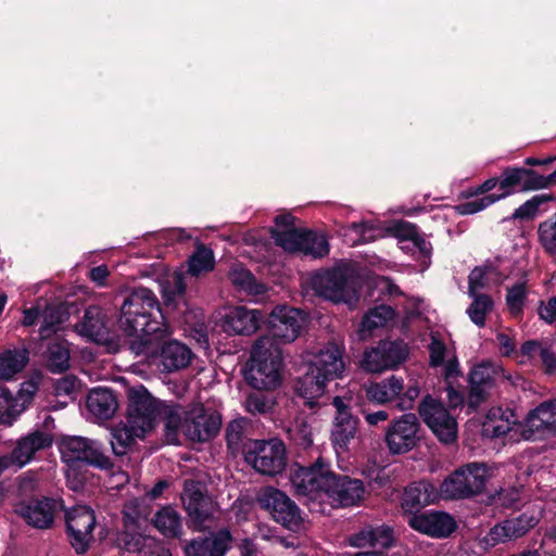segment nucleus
Masks as SVG:
<instances>
[{
    "instance_id": "nucleus-1",
    "label": "nucleus",
    "mask_w": 556,
    "mask_h": 556,
    "mask_svg": "<svg viewBox=\"0 0 556 556\" xmlns=\"http://www.w3.org/2000/svg\"><path fill=\"white\" fill-rule=\"evenodd\" d=\"M119 328L129 338V350L136 355L157 357L167 372L188 367L192 351L175 339H168L169 327L163 321L155 294L147 288H137L124 298L118 319Z\"/></svg>"
},
{
    "instance_id": "nucleus-2",
    "label": "nucleus",
    "mask_w": 556,
    "mask_h": 556,
    "mask_svg": "<svg viewBox=\"0 0 556 556\" xmlns=\"http://www.w3.org/2000/svg\"><path fill=\"white\" fill-rule=\"evenodd\" d=\"M295 483L305 494L324 492L330 500L331 506L336 508L358 505L365 496V484L361 479L329 470L328 464L323 458H318L307 468H302L296 475Z\"/></svg>"
},
{
    "instance_id": "nucleus-3",
    "label": "nucleus",
    "mask_w": 556,
    "mask_h": 556,
    "mask_svg": "<svg viewBox=\"0 0 556 556\" xmlns=\"http://www.w3.org/2000/svg\"><path fill=\"white\" fill-rule=\"evenodd\" d=\"M305 368V372L295 380L294 391L305 400L306 406L314 408L325 394L327 383L342 377L345 369L342 351L337 344H328Z\"/></svg>"
},
{
    "instance_id": "nucleus-4",
    "label": "nucleus",
    "mask_w": 556,
    "mask_h": 556,
    "mask_svg": "<svg viewBox=\"0 0 556 556\" xmlns=\"http://www.w3.org/2000/svg\"><path fill=\"white\" fill-rule=\"evenodd\" d=\"M295 217L290 214H279L275 224L283 229H270L275 243L290 253H302L312 258H323L329 254L330 245L325 233L294 226Z\"/></svg>"
},
{
    "instance_id": "nucleus-5",
    "label": "nucleus",
    "mask_w": 556,
    "mask_h": 556,
    "mask_svg": "<svg viewBox=\"0 0 556 556\" xmlns=\"http://www.w3.org/2000/svg\"><path fill=\"white\" fill-rule=\"evenodd\" d=\"M493 475V468L483 462L460 465L443 479L440 494L445 501L471 500L484 493Z\"/></svg>"
},
{
    "instance_id": "nucleus-6",
    "label": "nucleus",
    "mask_w": 556,
    "mask_h": 556,
    "mask_svg": "<svg viewBox=\"0 0 556 556\" xmlns=\"http://www.w3.org/2000/svg\"><path fill=\"white\" fill-rule=\"evenodd\" d=\"M282 358L276 348H265L262 341H256L250 358L242 368L244 381L253 390H276L282 381Z\"/></svg>"
},
{
    "instance_id": "nucleus-7",
    "label": "nucleus",
    "mask_w": 556,
    "mask_h": 556,
    "mask_svg": "<svg viewBox=\"0 0 556 556\" xmlns=\"http://www.w3.org/2000/svg\"><path fill=\"white\" fill-rule=\"evenodd\" d=\"M315 293L333 303H356L359 300L361 283L353 270L337 266L316 273L312 277Z\"/></svg>"
},
{
    "instance_id": "nucleus-8",
    "label": "nucleus",
    "mask_w": 556,
    "mask_h": 556,
    "mask_svg": "<svg viewBox=\"0 0 556 556\" xmlns=\"http://www.w3.org/2000/svg\"><path fill=\"white\" fill-rule=\"evenodd\" d=\"M62 459L71 467L85 465L101 471H112L115 463L108 447L99 440L85 437H63L59 443Z\"/></svg>"
},
{
    "instance_id": "nucleus-9",
    "label": "nucleus",
    "mask_w": 556,
    "mask_h": 556,
    "mask_svg": "<svg viewBox=\"0 0 556 556\" xmlns=\"http://www.w3.org/2000/svg\"><path fill=\"white\" fill-rule=\"evenodd\" d=\"M244 462L262 476L281 475L287 467V450L277 437L269 439H247L242 445Z\"/></svg>"
},
{
    "instance_id": "nucleus-10",
    "label": "nucleus",
    "mask_w": 556,
    "mask_h": 556,
    "mask_svg": "<svg viewBox=\"0 0 556 556\" xmlns=\"http://www.w3.org/2000/svg\"><path fill=\"white\" fill-rule=\"evenodd\" d=\"M187 273L175 271L172 280H168L162 289V298L166 306H178L180 303L187 304V275L199 277L202 273L212 271L215 267L214 252L211 248L202 242L195 244L194 251L188 257Z\"/></svg>"
},
{
    "instance_id": "nucleus-11",
    "label": "nucleus",
    "mask_w": 556,
    "mask_h": 556,
    "mask_svg": "<svg viewBox=\"0 0 556 556\" xmlns=\"http://www.w3.org/2000/svg\"><path fill=\"white\" fill-rule=\"evenodd\" d=\"M258 507L267 511L271 519L292 532H300L303 529L304 518L296 503L283 491L265 486L256 495Z\"/></svg>"
},
{
    "instance_id": "nucleus-12",
    "label": "nucleus",
    "mask_w": 556,
    "mask_h": 556,
    "mask_svg": "<svg viewBox=\"0 0 556 556\" xmlns=\"http://www.w3.org/2000/svg\"><path fill=\"white\" fill-rule=\"evenodd\" d=\"M121 312L118 315L109 316L106 311L98 305H90L85 309L83 320L80 323L81 334L91 341L105 345L108 348L117 346L119 342L121 331L126 338L127 336L118 326ZM130 340L131 338L128 337Z\"/></svg>"
},
{
    "instance_id": "nucleus-13",
    "label": "nucleus",
    "mask_w": 556,
    "mask_h": 556,
    "mask_svg": "<svg viewBox=\"0 0 556 556\" xmlns=\"http://www.w3.org/2000/svg\"><path fill=\"white\" fill-rule=\"evenodd\" d=\"M65 510L61 497L33 496L14 505V513L34 529L47 530L54 525L55 517Z\"/></svg>"
},
{
    "instance_id": "nucleus-14",
    "label": "nucleus",
    "mask_w": 556,
    "mask_h": 556,
    "mask_svg": "<svg viewBox=\"0 0 556 556\" xmlns=\"http://www.w3.org/2000/svg\"><path fill=\"white\" fill-rule=\"evenodd\" d=\"M127 420L132 428L143 433L155 427V421L161 416L163 405L151 395L143 386L129 388L127 391Z\"/></svg>"
},
{
    "instance_id": "nucleus-15",
    "label": "nucleus",
    "mask_w": 556,
    "mask_h": 556,
    "mask_svg": "<svg viewBox=\"0 0 556 556\" xmlns=\"http://www.w3.org/2000/svg\"><path fill=\"white\" fill-rule=\"evenodd\" d=\"M309 314L289 305H277L268 316L271 337L279 343L293 342L307 326Z\"/></svg>"
},
{
    "instance_id": "nucleus-16",
    "label": "nucleus",
    "mask_w": 556,
    "mask_h": 556,
    "mask_svg": "<svg viewBox=\"0 0 556 556\" xmlns=\"http://www.w3.org/2000/svg\"><path fill=\"white\" fill-rule=\"evenodd\" d=\"M419 416L441 443L451 444L457 439L456 419L440 400L426 395L418 405Z\"/></svg>"
},
{
    "instance_id": "nucleus-17",
    "label": "nucleus",
    "mask_w": 556,
    "mask_h": 556,
    "mask_svg": "<svg viewBox=\"0 0 556 556\" xmlns=\"http://www.w3.org/2000/svg\"><path fill=\"white\" fill-rule=\"evenodd\" d=\"M409 349L402 339L380 340L375 348L365 351L362 366L369 372L395 369L408 357Z\"/></svg>"
},
{
    "instance_id": "nucleus-18",
    "label": "nucleus",
    "mask_w": 556,
    "mask_h": 556,
    "mask_svg": "<svg viewBox=\"0 0 556 556\" xmlns=\"http://www.w3.org/2000/svg\"><path fill=\"white\" fill-rule=\"evenodd\" d=\"M523 189V176L521 167L506 166L501 170L500 176H493L482 184L463 190L459 193L460 199L469 200L480 198L486 194H504L505 199L517 192H526Z\"/></svg>"
},
{
    "instance_id": "nucleus-19",
    "label": "nucleus",
    "mask_w": 556,
    "mask_h": 556,
    "mask_svg": "<svg viewBox=\"0 0 556 556\" xmlns=\"http://www.w3.org/2000/svg\"><path fill=\"white\" fill-rule=\"evenodd\" d=\"M65 511L66 534L75 552L86 554L93 539L96 514L89 506L78 505Z\"/></svg>"
},
{
    "instance_id": "nucleus-20",
    "label": "nucleus",
    "mask_w": 556,
    "mask_h": 556,
    "mask_svg": "<svg viewBox=\"0 0 556 556\" xmlns=\"http://www.w3.org/2000/svg\"><path fill=\"white\" fill-rule=\"evenodd\" d=\"M421 425L413 413H406L388 426L384 442L392 455L405 454L418 445Z\"/></svg>"
},
{
    "instance_id": "nucleus-21",
    "label": "nucleus",
    "mask_w": 556,
    "mask_h": 556,
    "mask_svg": "<svg viewBox=\"0 0 556 556\" xmlns=\"http://www.w3.org/2000/svg\"><path fill=\"white\" fill-rule=\"evenodd\" d=\"M441 488H437L431 481L421 479L407 484L400 497V507L403 518L407 522L413 515H418L428 505L437 503L441 496Z\"/></svg>"
},
{
    "instance_id": "nucleus-22",
    "label": "nucleus",
    "mask_w": 556,
    "mask_h": 556,
    "mask_svg": "<svg viewBox=\"0 0 556 556\" xmlns=\"http://www.w3.org/2000/svg\"><path fill=\"white\" fill-rule=\"evenodd\" d=\"M181 501L194 529L200 530L212 518V500L199 480H185Z\"/></svg>"
},
{
    "instance_id": "nucleus-23",
    "label": "nucleus",
    "mask_w": 556,
    "mask_h": 556,
    "mask_svg": "<svg viewBox=\"0 0 556 556\" xmlns=\"http://www.w3.org/2000/svg\"><path fill=\"white\" fill-rule=\"evenodd\" d=\"M407 525L415 531L434 539L451 536L457 529L455 518L443 510L429 509L407 519Z\"/></svg>"
},
{
    "instance_id": "nucleus-24",
    "label": "nucleus",
    "mask_w": 556,
    "mask_h": 556,
    "mask_svg": "<svg viewBox=\"0 0 556 556\" xmlns=\"http://www.w3.org/2000/svg\"><path fill=\"white\" fill-rule=\"evenodd\" d=\"M336 415L332 421L331 442L333 446L346 450L358 432L359 419L352 413L351 406L341 396L332 399Z\"/></svg>"
},
{
    "instance_id": "nucleus-25",
    "label": "nucleus",
    "mask_w": 556,
    "mask_h": 556,
    "mask_svg": "<svg viewBox=\"0 0 556 556\" xmlns=\"http://www.w3.org/2000/svg\"><path fill=\"white\" fill-rule=\"evenodd\" d=\"M220 427V415L216 412L207 414L204 406H200L186 416L182 432L193 442H206L218 434Z\"/></svg>"
},
{
    "instance_id": "nucleus-26",
    "label": "nucleus",
    "mask_w": 556,
    "mask_h": 556,
    "mask_svg": "<svg viewBox=\"0 0 556 556\" xmlns=\"http://www.w3.org/2000/svg\"><path fill=\"white\" fill-rule=\"evenodd\" d=\"M262 318L260 311L237 306L222 318L220 327L228 336H250L260 328Z\"/></svg>"
},
{
    "instance_id": "nucleus-27",
    "label": "nucleus",
    "mask_w": 556,
    "mask_h": 556,
    "mask_svg": "<svg viewBox=\"0 0 556 556\" xmlns=\"http://www.w3.org/2000/svg\"><path fill=\"white\" fill-rule=\"evenodd\" d=\"M394 543L393 529L387 525H366L349 536V544L357 548L388 549Z\"/></svg>"
},
{
    "instance_id": "nucleus-28",
    "label": "nucleus",
    "mask_w": 556,
    "mask_h": 556,
    "mask_svg": "<svg viewBox=\"0 0 556 556\" xmlns=\"http://www.w3.org/2000/svg\"><path fill=\"white\" fill-rule=\"evenodd\" d=\"M555 425L556 400L544 401L528 413L522 433L528 440L535 439V433L541 430L555 432Z\"/></svg>"
},
{
    "instance_id": "nucleus-29",
    "label": "nucleus",
    "mask_w": 556,
    "mask_h": 556,
    "mask_svg": "<svg viewBox=\"0 0 556 556\" xmlns=\"http://www.w3.org/2000/svg\"><path fill=\"white\" fill-rule=\"evenodd\" d=\"M52 442V435L40 430H35L21 438L11 453L15 465L22 468L33 459L38 451L50 447Z\"/></svg>"
},
{
    "instance_id": "nucleus-30",
    "label": "nucleus",
    "mask_w": 556,
    "mask_h": 556,
    "mask_svg": "<svg viewBox=\"0 0 556 556\" xmlns=\"http://www.w3.org/2000/svg\"><path fill=\"white\" fill-rule=\"evenodd\" d=\"M404 389L402 377L391 375L381 381H370L363 386L365 397L369 403L383 405L396 400Z\"/></svg>"
},
{
    "instance_id": "nucleus-31",
    "label": "nucleus",
    "mask_w": 556,
    "mask_h": 556,
    "mask_svg": "<svg viewBox=\"0 0 556 556\" xmlns=\"http://www.w3.org/2000/svg\"><path fill=\"white\" fill-rule=\"evenodd\" d=\"M87 407L97 418L110 420L118 408L117 395L110 388H94L87 396Z\"/></svg>"
},
{
    "instance_id": "nucleus-32",
    "label": "nucleus",
    "mask_w": 556,
    "mask_h": 556,
    "mask_svg": "<svg viewBox=\"0 0 556 556\" xmlns=\"http://www.w3.org/2000/svg\"><path fill=\"white\" fill-rule=\"evenodd\" d=\"M70 343L56 337L50 340L45 352L46 368L51 374H62L70 368Z\"/></svg>"
},
{
    "instance_id": "nucleus-33",
    "label": "nucleus",
    "mask_w": 556,
    "mask_h": 556,
    "mask_svg": "<svg viewBox=\"0 0 556 556\" xmlns=\"http://www.w3.org/2000/svg\"><path fill=\"white\" fill-rule=\"evenodd\" d=\"M152 522L165 538H179L182 533L181 517L179 513L169 505L159 509L154 514Z\"/></svg>"
},
{
    "instance_id": "nucleus-34",
    "label": "nucleus",
    "mask_w": 556,
    "mask_h": 556,
    "mask_svg": "<svg viewBox=\"0 0 556 556\" xmlns=\"http://www.w3.org/2000/svg\"><path fill=\"white\" fill-rule=\"evenodd\" d=\"M228 278L237 289L250 295H262L267 290L266 286L258 282L252 271L242 264H235L228 273Z\"/></svg>"
},
{
    "instance_id": "nucleus-35",
    "label": "nucleus",
    "mask_w": 556,
    "mask_h": 556,
    "mask_svg": "<svg viewBox=\"0 0 556 556\" xmlns=\"http://www.w3.org/2000/svg\"><path fill=\"white\" fill-rule=\"evenodd\" d=\"M28 362L29 353L26 349L5 350L0 354V380H11Z\"/></svg>"
},
{
    "instance_id": "nucleus-36",
    "label": "nucleus",
    "mask_w": 556,
    "mask_h": 556,
    "mask_svg": "<svg viewBox=\"0 0 556 556\" xmlns=\"http://www.w3.org/2000/svg\"><path fill=\"white\" fill-rule=\"evenodd\" d=\"M556 201V195L553 193L535 194L518 206L508 219L530 222L533 220L540 213L547 211L544 205Z\"/></svg>"
},
{
    "instance_id": "nucleus-37",
    "label": "nucleus",
    "mask_w": 556,
    "mask_h": 556,
    "mask_svg": "<svg viewBox=\"0 0 556 556\" xmlns=\"http://www.w3.org/2000/svg\"><path fill=\"white\" fill-rule=\"evenodd\" d=\"M273 391L253 390L247 395L245 409L252 415L271 413L277 404Z\"/></svg>"
},
{
    "instance_id": "nucleus-38",
    "label": "nucleus",
    "mask_w": 556,
    "mask_h": 556,
    "mask_svg": "<svg viewBox=\"0 0 556 556\" xmlns=\"http://www.w3.org/2000/svg\"><path fill=\"white\" fill-rule=\"evenodd\" d=\"M395 315V309L392 306L387 304L376 305L363 317L362 327L367 331H372L377 328L384 327Z\"/></svg>"
},
{
    "instance_id": "nucleus-39",
    "label": "nucleus",
    "mask_w": 556,
    "mask_h": 556,
    "mask_svg": "<svg viewBox=\"0 0 556 556\" xmlns=\"http://www.w3.org/2000/svg\"><path fill=\"white\" fill-rule=\"evenodd\" d=\"M523 189L526 192L548 189L556 186V167L548 175H542L533 168L521 167Z\"/></svg>"
},
{
    "instance_id": "nucleus-40",
    "label": "nucleus",
    "mask_w": 556,
    "mask_h": 556,
    "mask_svg": "<svg viewBox=\"0 0 556 556\" xmlns=\"http://www.w3.org/2000/svg\"><path fill=\"white\" fill-rule=\"evenodd\" d=\"M247 430V420L244 418L233 419L229 421L225 429V441L227 448L231 453H242V445Z\"/></svg>"
},
{
    "instance_id": "nucleus-41",
    "label": "nucleus",
    "mask_w": 556,
    "mask_h": 556,
    "mask_svg": "<svg viewBox=\"0 0 556 556\" xmlns=\"http://www.w3.org/2000/svg\"><path fill=\"white\" fill-rule=\"evenodd\" d=\"M472 303L467 308V314L471 321L478 327H484L485 316L493 309V299L485 293L472 294Z\"/></svg>"
},
{
    "instance_id": "nucleus-42",
    "label": "nucleus",
    "mask_w": 556,
    "mask_h": 556,
    "mask_svg": "<svg viewBox=\"0 0 556 556\" xmlns=\"http://www.w3.org/2000/svg\"><path fill=\"white\" fill-rule=\"evenodd\" d=\"M504 194H486L484 197L475 198L473 200H467L466 202L458 203L454 206V211L462 216L472 215L479 213L492 204L504 200Z\"/></svg>"
},
{
    "instance_id": "nucleus-43",
    "label": "nucleus",
    "mask_w": 556,
    "mask_h": 556,
    "mask_svg": "<svg viewBox=\"0 0 556 556\" xmlns=\"http://www.w3.org/2000/svg\"><path fill=\"white\" fill-rule=\"evenodd\" d=\"M538 239L547 255H556V213L548 219L540 223Z\"/></svg>"
},
{
    "instance_id": "nucleus-44",
    "label": "nucleus",
    "mask_w": 556,
    "mask_h": 556,
    "mask_svg": "<svg viewBox=\"0 0 556 556\" xmlns=\"http://www.w3.org/2000/svg\"><path fill=\"white\" fill-rule=\"evenodd\" d=\"M164 421V437L168 444H179V429L184 422L180 415L168 406H163L161 416Z\"/></svg>"
},
{
    "instance_id": "nucleus-45",
    "label": "nucleus",
    "mask_w": 556,
    "mask_h": 556,
    "mask_svg": "<svg viewBox=\"0 0 556 556\" xmlns=\"http://www.w3.org/2000/svg\"><path fill=\"white\" fill-rule=\"evenodd\" d=\"M208 546V556H225L230 549L232 535L227 528L219 529L212 538H204Z\"/></svg>"
},
{
    "instance_id": "nucleus-46",
    "label": "nucleus",
    "mask_w": 556,
    "mask_h": 556,
    "mask_svg": "<svg viewBox=\"0 0 556 556\" xmlns=\"http://www.w3.org/2000/svg\"><path fill=\"white\" fill-rule=\"evenodd\" d=\"M526 299V282H517L507 289L506 304L511 315L518 316L522 314Z\"/></svg>"
},
{
    "instance_id": "nucleus-47",
    "label": "nucleus",
    "mask_w": 556,
    "mask_h": 556,
    "mask_svg": "<svg viewBox=\"0 0 556 556\" xmlns=\"http://www.w3.org/2000/svg\"><path fill=\"white\" fill-rule=\"evenodd\" d=\"M505 522L510 538L518 539L534 528L538 523V519L533 515L523 513L516 518L506 519Z\"/></svg>"
},
{
    "instance_id": "nucleus-48",
    "label": "nucleus",
    "mask_w": 556,
    "mask_h": 556,
    "mask_svg": "<svg viewBox=\"0 0 556 556\" xmlns=\"http://www.w3.org/2000/svg\"><path fill=\"white\" fill-rule=\"evenodd\" d=\"M389 232L400 241H412L416 233L419 231L417 225L407 220H397L389 227Z\"/></svg>"
},
{
    "instance_id": "nucleus-49",
    "label": "nucleus",
    "mask_w": 556,
    "mask_h": 556,
    "mask_svg": "<svg viewBox=\"0 0 556 556\" xmlns=\"http://www.w3.org/2000/svg\"><path fill=\"white\" fill-rule=\"evenodd\" d=\"M293 440L303 448L313 445L312 427L305 420L296 421L293 429L290 430Z\"/></svg>"
},
{
    "instance_id": "nucleus-50",
    "label": "nucleus",
    "mask_w": 556,
    "mask_h": 556,
    "mask_svg": "<svg viewBox=\"0 0 556 556\" xmlns=\"http://www.w3.org/2000/svg\"><path fill=\"white\" fill-rule=\"evenodd\" d=\"M114 440L111 441V450L116 456H123L127 453V448L135 442L131 433L127 430L115 431Z\"/></svg>"
},
{
    "instance_id": "nucleus-51",
    "label": "nucleus",
    "mask_w": 556,
    "mask_h": 556,
    "mask_svg": "<svg viewBox=\"0 0 556 556\" xmlns=\"http://www.w3.org/2000/svg\"><path fill=\"white\" fill-rule=\"evenodd\" d=\"M445 343L442 340L432 337L431 342L429 344L430 366L434 368L442 366L445 362Z\"/></svg>"
},
{
    "instance_id": "nucleus-52",
    "label": "nucleus",
    "mask_w": 556,
    "mask_h": 556,
    "mask_svg": "<svg viewBox=\"0 0 556 556\" xmlns=\"http://www.w3.org/2000/svg\"><path fill=\"white\" fill-rule=\"evenodd\" d=\"M484 540L486 544L494 546L498 543L514 540V538H510V533L508 532L506 522L504 520L503 522L497 523L491 528Z\"/></svg>"
},
{
    "instance_id": "nucleus-53",
    "label": "nucleus",
    "mask_w": 556,
    "mask_h": 556,
    "mask_svg": "<svg viewBox=\"0 0 556 556\" xmlns=\"http://www.w3.org/2000/svg\"><path fill=\"white\" fill-rule=\"evenodd\" d=\"M468 382L469 384L492 387L494 379L490 375L488 367L484 365H478L470 370Z\"/></svg>"
},
{
    "instance_id": "nucleus-54",
    "label": "nucleus",
    "mask_w": 556,
    "mask_h": 556,
    "mask_svg": "<svg viewBox=\"0 0 556 556\" xmlns=\"http://www.w3.org/2000/svg\"><path fill=\"white\" fill-rule=\"evenodd\" d=\"M469 393H468V407L472 410H476L483 402L486 401L489 393L486 386L479 384H469Z\"/></svg>"
},
{
    "instance_id": "nucleus-55",
    "label": "nucleus",
    "mask_w": 556,
    "mask_h": 556,
    "mask_svg": "<svg viewBox=\"0 0 556 556\" xmlns=\"http://www.w3.org/2000/svg\"><path fill=\"white\" fill-rule=\"evenodd\" d=\"M419 392V387L417 384L408 386L405 391L403 390L402 393L396 396V400L399 401L397 407L401 410L410 409L415 400L418 397Z\"/></svg>"
},
{
    "instance_id": "nucleus-56",
    "label": "nucleus",
    "mask_w": 556,
    "mask_h": 556,
    "mask_svg": "<svg viewBox=\"0 0 556 556\" xmlns=\"http://www.w3.org/2000/svg\"><path fill=\"white\" fill-rule=\"evenodd\" d=\"M538 314L548 325L556 323V296L548 299L546 304L541 301Z\"/></svg>"
},
{
    "instance_id": "nucleus-57",
    "label": "nucleus",
    "mask_w": 556,
    "mask_h": 556,
    "mask_svg": "<svg viewBox=\"0 0 556 556\" xmlns=\"http://www.w3.org/2000/svg\"><path fill=\"white\" fill-rule=\"evenodd\" d=\"M540 359L546 375L552 376L556 374V353L549 346L541 349Z\"/></svg>"
},
{
    "instance_id": "nucleus-58",
    "label": "nucleus",
    "mask_w": 556,
    "mask_h": 556,
    "mask_svg": "<svg viewBox=\"0 0 556 556\" xmlns=\"http://www.w3.org/2000/svg\"><path fill=\"white\" fill-rule=\"evenodd\" d=\"M485 274L486 273H485L484 268L479 267V266L475 267L471 270V273L469 274V277H468V289H469L470 295L477 294L476 293L477 289L484 288Z\"/></svg>"
},
{
    "instance_id": "nucleus-59",
    "label": "nucleus",
    "mask_w": 556,
    "mask_h": 556,
    "mask_svg": "<svg viewBox=\"0 0 556 556\" xmlns=\"http://www.w3.org/2000/svg\"><path fill=\"white\" fill-rule=\"evenodd\" d=\"M445 391L447 395V406L450 409L462 407L465 403L464 393L453 386V382L445 383Z\"/></svg>"
},
{
    "instance_id": "nucleus-60",
    "label": "nucleus",
    "mask_w": 556,
    "mask_h": 556,
    "mask_svg": "<svg viewBox=\"0 0 556 556\" xmlns=\"http://www.w3.org/2000/svg\"><path fill=\"white\" fill-rule=\"evenodd\" d=\"M77 378L73 375H67L56 380L54 389L58 395H70L76 389Z\"/></svg>"
},
{
    "instance_id": "nucleus-61",
    "label": "nucleus",
    "mask_w": 556,
    "mask_h": 556,
    "mask_svg": "<svg viewBox=\"0 0 556 556\" xmlns=\"http://www.w3.org/2000/svg\"><path fill=\"white\" fill-rule=\"evenodd\" d=\"M110 275L109 268L105 264L92 267L89 270V278L91 281H93L97 286L103 287L106 285V279Z\"/></svg>"
},
{
    "instance_id": "nucleus-62",
    "label": "nucleus",
    "mask_w": 556,
    "mask_h": 556,
    "mask_svg": "<svg viewBox=\"0 0 556 556\" xmlns=\"http://www.w3.org/2000/svg\"><path fill=\"white\" fill-rule=\"evenodd\" d=\"M63 309L61 306L56 305H47L43 313V320L48 323H53V326L58 327L63 323Z\"/></svg>"
},
{
    "instance_id": "nucleus-63",
    "label": "nucleus",
    "mask_w": 556,
    "mask_h": 556,
    "mask_svg": "<svg viewBox=\"0 0 556 556\" xmlns=\"http://www.w3.org/2000/svg\"><path fill=\"white\" fill-rule=\"evenodd\" d=\"M361 412L369 426H377L379 422L386 421L389 418V413L382 409L370 412L368 408H362Z\"/></svg>"
},
{
    "instance_id": "nucleus-64",
    "label": "nucleus",
    "mask_w": 556,
    "mask_h": 556,
    "mask_svg": "<svg viewBox=\"0 0 556 556\" xmlns=\"http://www.w3.org/2000/svg\"><path fill=\"white\" fill-rule=\"evenodd\" d=\"M415 248L418 249L419 253L425 258H430L432 253V244L430 241H427L424 236L419 233V231L416 233V237L412 240Z\"/></svg>"
}]
</instances>
